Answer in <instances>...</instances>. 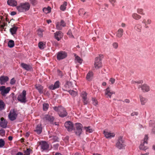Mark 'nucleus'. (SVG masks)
<instances>
[{"mask_svg":"<svg viewBox=\"0 0 155 155\" xmlns=\"http://www.w3.org/2000/svg\"><path fill=\"white\" fill-rule=\"evenodd\" d=\"M132 16L134 19L137 20L140 19L141 17V16L136 13L133 14L132 15Z\"/></svg>","mask_w":155,"mask_h":155,"instance_id":"41","label":"nucleus"},{"mask_svg":"<svg viewBox=\"0 0 155 155\" xmlns=\"http://www.w3.org/2000/svg\"><path fill=\"white\" fill-rule=\"evenodd\" d=\"M14 41L12 40H10L8 44V46L10 48H12L15 46Z\"/></svg>","mask_w":155,"mask_h":155,"instance_id":"29","label":"nucleus"},{"mask_svg":"<svg viewBox=\"0 0 155 155\" xmlns=\"http://www.w3.org/2000/svg\"><path fill=\"white\" fill-rule=\"evenodd\" d=\"M62 27L59 22H58L56 23V28L58 30H62Z\"/></svg>","mask_w":155,"mask_h":155,"instance_id":"40","label":"nucleus"},{"mask_svg":"<svg viewBox=\"0 0 155 155\" xmlns=\"http://www.w3.org/2000/svg\"><path fill=\"white\" fill-rule=\"evenodd\" d=\"M75 59L77 61L79 64H81L83 61L82 59L78 56H75Z\"/></svg>","mask_w":155,"mask_h":155,"instance_id":"39","label":"nucleus"},{"mask_svg":"<svg viewBox=\"0 0 155 155\" xmlns=\"http://www.w3.org/2000/svg\"><path fill=\"white\" fill-rule=\"evenodd\" d=\"M67 56V53L63 51L58 52L57 55V58L58 60H60L65 58Z\"/></svg>","mask_w":155,"mask_h":155,"instance_id":"8","label":"nucleus"},{"mask_svg":"<svg viewBox=\"0 0 155 155\" xmlns=\"http://www.w3.org/2000/svg\"><path fill=\"white\" fill-rule=\"evenodd\" d=\"M87 93L85 92H83L81 93V96L83 99V102L84 104H87L88 101L87 100Z\"/></svg>","mask_w":155,"mask_h":155,"instance_id":"18","label":"nucleus"},{"mask_svg":"<svg viewBox=\"0 0 155 155\" xmlns=\"http://www.w3.org/2000/svg\"><path fill=\"white\" fill-rule=\"evenodd\" d=\"M10 90V87H7L6 88H5V90H4V91L3 92L2 94V95H4L5 94H7L8 93Z\"/></svg>","mask_w":155,"mask_h":155,"instance_id":"42","label":"nucleus"},{"mask_svg":"<svg viewBox=\"0 0 155 155\" xmlns=\"http://www.w3.org/2000/svg\"><path fill=\"white\" fill-rule=\"evenodd\" d=\"M110 2L114 5V4L115 2V0H109Z\"/></svg>","mask_w":155,"mask_h":155,"instance_id":"62","label":"nucleus"},{"mask_svg":"<svg viewBox=\"0 0 155 155\" xmlns=\"http://www.w3.org/2000/svg\"><path fill=\"white\" fill-rule=\"evenodd\" d=\"M116 146L117 148L119 149H123L124 148V141L122 137L120 136L118 137Z\"/></svg>","mask_w":155,"mask_h":155,"instance_id":"3","label":"nucleus"},{"mask_svg":"<svg viewBox=\"0 0 155 155\" xmlns=\"http://www.w3.org/2000/svg\"><path fill=\"white\" fill-rule=\"evenodd\" d=\"M141 28V25L140 24H137L134 27L135 29L139 32L140 31Z\"/></svg>","mask_w":155,"mask_h":155,"instance_id":"33","label":"nucleus"},{"mask_svg":"<svg viewBox=\"0 0 155 155\" xmlns=\"http://www.w3.org/2000/svg\"><path fill=\"white\" fill-rule=\"evenodd\" d=\"M67 5V3L66 2H64L63 4L61 5L60 7V9L62 11H64L66 8V6Z\"/></svg>","mask_w":155,"mask_h":155,"instance_id":"30","label":"nucleus"},{"mask_svg":"<svg viewBox=\"0 0 155 155\" xmlns=\"http://www.w3.org/2000/svg\"><path fill=\"white\" fill-rule=\"evenodd\" d=\"M148 137L147 135L145 136L144 140L143 142H141L140 145L139 146V148L140 150H145L147 149L148 147L144 145L146 144H147V140L148 139Z\"/></svg>","mask_w":155,"mask_h":155,"instance_id":"9","label":"nucleus"},{"mask_svg":"<svg viewBox=\"0 0 155 155\" xmlns=\"http://www.w3.org/2000/svg\"><path fill=\"white\" fill-rule=\"evenodd\" d=\"M113 46L114 48L116 49L118 47V43L117 42H114L113 44Z\"/></svg>","mask_w":155,"mask_h":155,"instance_id":"54","label":"nucleus"},{"mask_svg":"<svg viewBox=\"0 0 155 155\" xmlns=\"http://www.w3.org/2000/svg\"><path fill=\"white\" fill-rule=\"evenodd\" d=\"M84 129L86 133H91L93 131V130L90 126L88 127H84Z\"/></svg>","mask_w":155,"mask_h":155,"instance_id":"32","label":"nucleus"},{"mask_svg":"<svg viewBox=\"0 0 155 155\" xmlns=\"http://www.w3.org/2000/svg\"><path fill=\"white\" fill-rule=\"evenodd\" d=\"M60 82L59 81H56L54 85L51 84L49 87V88L51 90H54L58 88L59 87Z\"/></svg>","mask_w":155,"mask_h":155,"instance_id":"15","label":"nucleus"},{"mask_svg":"<svg viewBox=\"0 0 155 155\" xmlns=\"http://www.w3.org/2000/svg\"><path fill=\"white\" fill-rule=\"evenodd\" d=\"M16 12L15 11H12L10 13V15H11L13 16L15 15L16 14Z\"/></svg>","mask_w":155,"mask_h":155,"instance_id":"64","label":"nucleus"},{"mask_svg":"<svg viewBox=\"0 0 155 155\" xmlns=\"http://www.w3.org/2000/svg\"><path fill=\"white\" fill-rule=\"evenodd\" d=\"M45 45L44 44L43 42L42 41L40 42L38 44V46L39 48L41 50H42L44 49V46Z\"/></svg>","mask_w":155,"mask_h":155,"instance_id":"36","label":"nucleus"},{"mask_svg":"<svg viewBox=\"0 0 155 155\" xmlns=\"http://www.w3.org/2000/svg\"><path fill=\"white\" fill-rule=\"evenodd\" d=\"M16 82V81L14 79V78H13L11 80L10 84L11 85H14L15 84Z\"/></svg>","mask_w":155,"mask_h":155,"instance_id":"52","label":"nucleus"},{"mask_svg":"<svg viewBox=\"0 0 155 155\" xmlns=\"http://www.w3.org/2000/svg\"><path fill=\"white\" fill-rule=\"evenodd\" d=\"M51 8L49 7H48L47 8H44L43 9V12L46 14H47L50 12H51Z\"/></svg>","mask_w":155,"mask_h":155,"instance_id":"31","label":"nucleus"},{"mask_svg":"<svg viewBox=\"0 0 155 155\" xmlns=\"http://www.w3.org/2000/svg\"><path fill=\"white\" fill-rule=\"evenodd\" d=\"M84 9L82 8V9H80L79 10V15H81L82 14H83V13L82 12H82H83L84 11Z\"/></svg>","mask_w":155,"mask_h":155,"instance_id":"59","label":"nucleus"},{"mask_svg":"<svg viewBox=\"0 0 155 155\" xmlns=\"http://www.w3.org/2000/svg\"><path fill=\"white\" fill-rule=\"evenodd\" d=\"M76 129L74 130V132L75 134L80 136L82 132V125L79 123H76L75 124Z\"/></svg>","mask_w":155,"mask_h":155,"instance_id":"6","label":"nucleus"},{"mask_svg":"<svg viewBox=\"0 0 155 155\" xmlns=\"http://www.w3.org/2000/svg\"><path fill=\"white\" fill-rule=\"evenodd\" d=\"M92 104L95 106H96L97 105L98 102L97 99L94 98H92Z\"/></svg>","mask_w":155,"mask_h":155,"instance_id":"44","label":"nucleus"},{"mask_svg":"<svg viewBox=\"0 0 155 155\" xmlns=\"http://www.w3.org/2000/svg\"><path fill=\"white\" fill-rule=\"evenodd\" d=\"M30 7V4L28 2L21 3L16 7L17 10L19 12H26L28 11Z\"/></svg>","mask_w":155,"mask_h":155,"instance_id":"2","label":"nucleus"},{"mask_svg":"<svg viewBox=\"0 0 155 155\" xmlns=\"http://www.w3.org/2000/svg\"><path fill=\"white\" fill-rule=\"evenodd\" d=\"M42 127L41 125V124H38L36 127V129L34 131L37 133L39 134L42 132Z\"/></svg>","mask_w":155,"mask_h":155,"instance_id":"21","label":"nucleus"},{"mask_svg":"<svg viewBox=\"0 0 155 155\" xmlns=\"http://www.w3.org/2000/svg\"><path fill=\"white\" fill-rule=\"evenodd\" d=\"M44 31V30L41 29H39L38 30V35L40 38L43 37V32Z\"/></svg>","mask_w":155,"mask_h":155,"instance_id":"37","label":"nucleus"},{"mask_svg":"<svg viewBox=\"0 0 155 155\" xmlns=\"http://www.w3.org/2000/svg\"><path fill=\"white\" fill-rule=\"evenodd\" d=\"M24 153L25 155H29L31 153V149L30 148H28L24 151Z\"/></svg>","mask_w":155,"mask_h":155,"instance_id":"45","label":"nucleus"},{"mask_svg":"<svg viewBox=\"0 0 155 155\" xmlns=\"http://www.w3.org/2000/svg\"><path fill=\"white\" fill-rule=\"evenodd\" d=\"M143 81L142 80H140V81H131V83L132 84H136V83H137V84H142L143 83Z\"/></svg>","mask_w":155,"mask_h":155,"instance_id":"47","label":"nucleus"},{"mask_svg":"<svg viewBox=\"0 0 155 155\" xmlns=\"http://www.w3.org/2000/svg\"><path fill=\"white\" fill-rule=\"evenodd\" d=\"M29 1L33 5H35L37 4V0H29Z\"/></svg>","mask_w":155,"mask_h":155,"instance_id":"49","label":"nucleus"},{"mask_svg":"<svg viewBox=\"0 0 155 155\" xmlns=\"http://www.w3.org/2000/svg\"><path fill=\"white\" fill-rule=\"evenodd\" d=\"M21 66L23 68L27 71H31L32 69L31 65L23 63L21 64Z\"/></svg>","mask_w":155,"mask_h":155,"instance_id":"14","label":"nucleus"},{"mask_svg":"<svg viewBox=\"0 0 155 155\" xmlns=\"http://www.w3.org/2000/svg\"><path fill=\"white\" fill-rule=\"evenodd\" d=\"M54 37L58 41H59L63 36V34L61 31H57L54 33Z\"/></svg>","mask_w":155,"mask_h":155,"instance_id":"11","label":"nucleus"},{"mask_svg":"<svg viewBox=\"0 0 155 155\" xmlns=\"http://www.w3.org/2000/svg\"><path fill=\"white\" fill-rule=\"evenodd\" d=\"M35 87L36 89L38 90L40 94H42L43 93V87L40 84H36L35 85Z\"/></svg>","mask_w":155,"mask_h":155,"instance_id":"23","label":"nucleus"},{"mask_svg":"<svg viewBox=\"0 0 155 155\" xmlns=\"http://www.w3.org/2000/svg\"><path fill=\"white\" fill-rule=\"evenodd\" d=\"M67 34L68 35H69V36L71 38H73L74 37V36L72 34L71 31L70 30H69L68 31V32L67 33Z\"/></svg>","mask_w":155,"mask_h":155,"instance_id":"48","label":"nucleus"},{"mask_svg":"<svg viewBox=\"0 0 155 155\" xmlns=\"http://www.w3.org/2000/svg\"><path fill=\"white\" fill-rule=\"evenodd\" d=\"M7 122L3 118H1L0 121V126L3 128H5L6 127Z\"/></svg>","mask_w":155,"mask_h":155,"instance_id":"19","label":"nucleus"},{"mask_svg":"<svg viewBox=\"0 0 155 155\" xmlns=\"http://www.w3.org/2000/svg\"><path fill=\"white\" fill-rule=\"evenodd\" d=\"M18 114L14 110H11L8 115V117L10 120L12 121L15 120L17 118Z\"/></svg>","mask_w":155,"mask_h":155,"instance_id":"7","label":"nucleus"},{"mask_svg":"<svg viewBox=\"0 0 155 155\" xmlns=\"http://www.w3.org/2000/svg\"><path fill=\"white\" fill-rule=\"evenodd\" d=\"M151 21L149 19H148L147 20V21L146 22V23H147V24H149L151 23Z\"/></svg>","mask_w":155,"mask_h":155,"instance_id":"63","label":"nucleus"},{"mask_svg":"<svg viewBox=\"0 0 155 155\" xmlns=\"http://www.w3.org/2000/svg\"><path fill=\"white\" fill-rule=\"evenodd\" d=\"M93 73L91 71H89L87 74L86 76V79L88 81H91L92 80L93 76Z\"/></svg>","mask_w":155,"mask_h":155,"instance_id":"22","label":"nucleus"},{"mask_svg":"<svg viewBox=\"0 0 155 155\" xmlns=\"http://www.w3.org/2000/svg\"><path fill=\"white\" fill-rule=\"evenodd\" d=\"M49 104L48 103H44L43 104V109L44 111H47L49 107Z\"/></svg>","mask_w":155,"mask_h":155,"instance_id":"35","label":"nucleus"},{"mask_svg":"<svg viewBox=\"0 0 155 155\" xmlns=\"http://www.w3.org/2000/svg\"><path fill=\"white\" fill-rule=\"evenodd\" d=\"M64 126L69 132L72 131L74 128L73 124L70 121H68L64 123Z\"/></svg>","mask_w":155,"mask_h":155,"instance_id":"10","label":"nucleus"},{"mask_svg":"<svg viewBox=\"0 0 155 155\" xmlns=\"http://www.w3.org/2000/svg\"><path fill=\"white\" fill-rule=\"evenodd\" d=\"M137 12L139 14L141 15H144V13H143V10L141 8H139L137 10Z\"/></svg>","mask_w":155,"mask_h":155,"instance_id":"50","label":"nucleus"},{"mask_svg":"<svg viewBox=\"0 0 155 155\" xmlns=\"http://www.w3.org/2000/svg\"><path fill=\"white\" fill-rule=\"evenodd\" d=\"M149 124L150 126L153 127V128H155V120H150Z\"/></svg>","mask_w":155,"mask_h":155,"instance_id":"46","label":"nucleus"},{"mask_svg":"<svg viewBox=\"0 0 155 155\" xmlns=\"http://www.w3.org/2000/svg\"><path fill=\"white\" fill-rule=\"evenodd\" d=\"M138 114L137 112H134L131 114V116H134V115L137 116L138 115Z\"/></svg>","mask_w":155,"mask_h":155,"instance_id":"57","label":"nucleus"},{"mask_svg":"<svg viewBox=\"0 0 155 155\" xmlns=\"http://www.w3.org/2000/svg\"><path fill=\"white\" fill-rule=\"evenodd\" d=\"M102 56V55L100 54L98 57H96L95 59L94 66L95 68L96 69L100 68L102 66L101 57Z\"/></svg>","mask_w":155,"mask_h":155,"instance_id":"4","label":"nucleus"},{"mask_svg":"<svg viewBox=\"0 0 155 155\" xmlns=\"http://www.w3.org/2000/svg\"><path fill=\"white\" fill-rule=\"evenodd\" d=\"M139 97L141 104L142 105H144L147 101V99L141 95H140Z\"/></svg>","mask_w":155,"mask_h":155,"instance_id":"28","label":"nucleus"},{"mask_svg":"<svg viewBox=\"0 0 155 155\" xmlns=\"http://www.w3.org/2000/svg\"><path fill=\"white\" fill-rule=\"evenodd\" d=\"M104 134L107 138H111L115 136V134L114 133H111L105 130L104 131Z\"/></svg>","mask_w":155,"mask_h":155,"instance_id":"17","label":"nucleus"},{"mask_svg":"<svg viewBox=\"0 0 155 155\" xmlns=\"http://www.w3.org/2000/svg\"><path fill=\"white\" fill-rule=\"evenodd\" d=\"M5 142L4 140L0 139V148L3 147L5 145Z\"/></svg>","mask_w":155,"mask_h":155,"instance_id":"43","label":"nucleus"},{"mask_svg":"<svg viewBox=\"0 0 155 155\" xmlns=\"http://www.w3.org/2000/svg\"><path fill=\"white\" fill-rule=\"evenodd\" d=\"M5 88V86H2L0 87V91L1 92V94H2V93Z\"/></svg>","mask_w":155,"mask_h":155,"instance_id":"53","label":"nucleus"},{"mask_svg":"<svg viewBox=\"0 0 155 155\" xmlns=\"http://www.w3.org/2000/svg\"><path fill=\"white\" fill-rule=\"evenodd\" d=\"M141 88V90L143 92H147L150 90L149 86L146 84H144L141 85H139L138 87V88Z\"/></svg>","mask_w":155,"mask_h":155,"instance_id":"12","label":"nucleus"},{"mask_svg":"<svg viewBox=\"0 0 155 155\" xmlns=\"http://www.w3.org/2000/svg\"><path fill=\"white\" fill-rule=\"evenodd\" d=\"M123 32L124 31L123 29H119L117 32V36L118 38L121 37L123 35Z\"/></svg>","mask_w":155,"mask_h":155,"instance_id":"27","label":"nucleus"},{"mask_svg":"<svg viewBox=\"0 0 155 155\" xmlns=\"http://www.w3.org/2000/svg\"><path fill=\"white\" fill-rule=\"evenodd\" d=\"M7 3L8 5L12 6H16L17 4V2L15 0H8Z\"/></svg>","mask_w":155,"mask_h":155,"instance_id":"24","label":"nucleus"},{"mask_svg":"<svg viewBox=\"0 0 155 155\" xmlns=\"http://www.w3.org/2000/svg\"><path fill=\"white\" fill-rule=\"evenodd\" d=\"M45 118L46 120L49 122L50 124H53V122L54 120V117L48 114H46L45 116Z\"/></svg>","mask_w":155,"mask_h":155,"instance_id":"20","label":"nucleus"},{"mask_svg":"<svg viewBox=\"0 0 155 155\" xmlns=\"http://www.w3.org/2000/svg\"><path fill=\"white\" fill-rule=\"evenodd\" d=\"M26 91L23 90L22 93L20 94L18 96L17 99L18 101L21 103H25L27 101L26 97Z\"/></svg>","mask_w":155,"mask_h":155,"instance_id":"5","label":"nucleus"},{"mask_svg":"<svg viewBox=\"0 0 155 155\" xmlns=\"http://www.w3.org/2000/svg\"><path fill=\"white\" fill-rule=\"evenodd\" d=\"M68 92L73 97L76 96L77 94V92L73 91V90H69Z\"/></svg>","mask_w":155,"mask_h":155,"instance_id":"34","label":"nucleus"},{"mask_svg":"<svg viewBox=\"0 0 155 155\" xmlns=\"http://www.w3.org/2000/svg\"><path fill=\"white\" fill-rule=\"evenodd\" d=\"M59 145V144L57 143L53 145V147L56 148H58Z\"/></svg>","mask_w":155,"mask_h":155,"instance_id":"61","label":"nucleus"},{"mask_svg":"<svg viewBox=\"0 0 155 155\" xmlns=\"http://www.w3.org/2000/svg\"><path fill=\"white\" fill-rule=\"evenodd\" d=\"M5 104L4 102L2 100L0 99V110H2L4 109Z\"/></svg>","mask_w":155,"mask_h":155,"instance_id":"38","label":"nucleus"},{"mask_svg":"<svg viewBox=\"0 0 155 155\" xmlns=\"http://www.w3.org/2000/svg\"><path fill=\"white\" fill-rule=\"evenodd\" d=\"M54 110L58 112L59 116L61 117H66L68 113L65 109L62 106H59L53 107Z\"/></svg>","mask_w":155,"mask_h":155,"instance_id":"1","label":"nucleus"},{"mask_svg":"<svg viewBox=\"0 0 155 155\" xmlns=\"http://www.w3.org/2000/svg\"><path fill=\"white\" fill-rule=\"evenodd\" d=\"M105 92V94L106 96H107L108 97H109L110 98L111 95L114 94V93L110 89L109 87H107L106 89L104 90Z\"/></svg>","mask_w":155,"mask_h":155,"instance_id":"13","label":"nucleus"},{"mask_svg":"<svg viewBox=\"0 0 155 155\" xmlns=\"http://www.w3.org/2000/svg\"><path fill=\"white\" fill-rule=\"evenodd\" d=\"M41 147V149L43 150H45L48 148L49 145L45 141H42Z\"/></svg>","mask_w":155,"mask_h":155,"instance_id":"25","label":"nucleus"},{"mask_svg":"<svg viewBox=\"0 0 155 155\" xmlns=\"http://www.w3.org/2000/svg\"><path fill=\"white\" fill-rule=\"evenodd\" d=\"M142 23L143 24H144L145 25V27L146 28H149L148 26L146 25H147V23H146V20L145 19H144L143 21H142Z\"/></svg>","mask_w":155,"mask_h":155,"instance_id":"56","label":"nucleus"},{"mask_svg":"<svg viewBox=\"0 0 155 155\" xmlns=\"http://www.w3.org/2000/svg\"><path fill=\"white\" fill-rule=\"evenodd\" d=\"M5 130L3 129H1L0 130V133L1 134H5Z\"/></svg>","mask_w":155,"mask_h":155,"instance_id":"60","label":"nucleus"},{"mask_svg":"<svg viewBox=\"0 0 155 155\" xmlns=\"http://www.w3.org/2000/svg\"><path fill=\"white\" fill-rule=\"evenodd\" d=\"M9 78L6 76H2L0 77V83L2 85H4L5 83L8 81Z\"/></svg>","mask_w":155,"mask_h":155,"instance_id":"16","label":"nucleus"},{"mask_svg":"<svg viewBox=\"0 0 155 155\" xmlns=\"http://www.w3.org/2000/svg\"><path fill=\"white\" fill-rule=\"evenodd\" d=\"M17 30L18 27L15 26H14L10 28V31L11 34L13 35L16 34Z\"/></svg>","mask_w":155,"mask_h":155,"instance_id":"26","label":"nucleus"},{"mask_svg":"<svg viewBox=\"0 0 155 155\" xmlns=\"http://www.w3.org/2000/svg\"><path fill=\"white\" fill-rule=\"evenodd\" d=\"M110 81L111 82V84H114L115 81V79L113 78H111L110 80Z\"/></svg>","mask_w":155,"mask_h":155,"instance_id":"58","label":"nucleus"},{"mask_svg":"<svg viewBox=\"0 0 155 155\" xmlns=\"http://www.w3.org/2000/svg\"><path fill=\"white\" fill-rule=\"evenodd\" d=\"M53 139L54 140V142L59 141V138L58 137H57L56 136H53Z\"/></svg>","mask_w":155,"mask_h":155,"instance_id":"55","label":"nucleus"},{"mask_svg":"<svg viewBox=\"0 0 155 155\" xmlns=\"http://www.w3.org/2000/svg\"><path fill=\"white\" fill-rule=\"evenodd\" d=\"M60 23L63 27H64L66 26V23L63 20H61Z\"/></svg>","mask_w":155,"mask_h":155,"instance_id":"51","label":"nucleus"}]
</instances>
